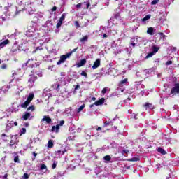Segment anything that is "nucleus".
Instances as JSON below:
<instances>
[{"label": "nucleus", "mask_w": 179, "mask_h": 179, "mask_svg": "<svg viewBox=\"0 0 179 179\" xmlns=\"http://www.w3.org/2000/svg\"><path fill=\"white\" fill-rule=\"evenodd\" d=\"M76 50H78V48L73 49L71 52L66 53V55L60 56V59L57 62V65H61V64L65 63V61H66L67 58H70L71 55H72V52H75Z\"/></svg>", "instance_id": "obj_1"}, {"label": "nucleus", "mask_w": 179, "mask_h": 179, "mask_svg": "<svg viewBox=\"0 0 179 179\" xmlns=\"http://www.w3.org/2000/svg\"><path fill=\"white\" fill-rule=\"evenodd\" d=\"M34 110H35L34 106H31L28 107L27 112H25L24 114L22 115V120L24 121H26L27 120H31V118H33V116H31L30 111L33 113Z\"/></svg>", "instance_id": "obj_2"}, {"label": "nucleus", "mask_w": 179, "mask_h": 179, "mask_svg": "<svg viewBox=\"0 0 179 179\" xmlns=\"http://www.w3.org/2000/svg\"><path fill=\"white\" fill-rule=\"evenodd\" d=\"M150 50L152 52H150L147 55V56L145 57V59H148V58H152V57L155 55L156 52L159 51V50H160V48L153 45V46H151Z\"/></svg>", "instance_id": "obj_3"}, {"label": "nucleus", "mask_w": 179, "mask_h": 179, "mask_svg": "<svg viewBox=\"0 0 179 179\" xmlns=\"http://www.w3.org/2000/svg\"><path fill=\"white\" fill-rule=\"evenodd\" d=\"M37 80V77L36 76H31V77L28 80L27 86L29 89H31L34 87V82Z\"/></svg>", "instance_id": "obj_4"}, {"label": "nucleus", "mask_w": 179, "mask_h": 179, "mask_svg": "<svg viewBox=\"0 0 179 179\" xmlns=\"http://www.w3.org/2000/svg\"><path fill=\"white\" fill-rule=\"evenodd\" d=\"M34 62H33V59H29L26 63H24V64H22V68L24 69H26V67L27 66V65H28V66H29L30 68H34V66H35V64H34V63H33Z\"/></svg>", "instance_id": "obj_5"}, {"label": "nucleus", "mask_w": 179, "mask_h": 179, "mask_svg": "<svg viewBox=\"0 0 179 179\" xmlns=\"http://www.w3.org/2000/svg\"><path fill=\"white\" fill-rule=\"evenodd\" d=\"M124 85H129V83L128 82V78H124L119 83L120 87H123Z\"/></svg>", "instance_id": "obj_6"}, {"label": "nucleus", "mask_w": 179, "mask_h": 179, "mask_svg": "<svg viewBox=\"0 0 179 179\" xmlns=\"http://www.w3.org/2000/svg\"><path fill=\"white\" fill-rule=\"evenodd\" d=\"M44 121H45L47 124H51V122H52V120L48 115L43 116V119L41 120V122H44Z\"/></svg>", "instance_id": "obj_7"}, {"label": "nucleus", "mask_w": 179, "mask_h": 179, "mask_svg": "<svg viewBox=\"0 0 179 179\" xmlns=\"http://www.w3.org/2000/svg\"><path fill=\"white\" fill-rule=\"evenodd\" d=\"M10 147L12 148V146H13V145L17 143V138H16V136H12L11 137V140L10 141Z\"/></svg>", "instance_id": "obj_8"}, {"label": "nucleus", "mask_w": 179, "mask_h": 179, "mask_svg": "<svg viewBox=\"0 0 179 179\" xmlns=\"http://www.w3.org/2000/svg\"><path fill=\"white\" fill-rule=\"evenodd\" d=\"M86 64V59H83L76 64L77 68H80V66H83V65Z\"/></svg>", "instance_id": "obj_9"}, {"label": "nucleus", "mask_w": 179, "mask_h": 179, "mask_svg": "<svg viewBox=\"0 0 179 179\" xmlns=\"http://www.w3.org/2000/svg\"><path fill=\"white\" fill-rule=\"evenodd\" d=\"M100 66V59H97L92 66V69H96V68H99Z\"/></svg>", "instance_id": "obj_10"}, {"label": "nucleus", "mask_w": 179, "mask_h": 179, "mask_svg": "<svg viewBox=\"0 0 179 179\" xmlns=\"http://www.w3.org/2000/svg\"><path fill=\"white\" fill-rule=\"evenodd\" d=\"M171 93H179V84L175 85V87L171 90Z\"/></svg>", "instance_id": "obj_11"}, {"label": "nucleus", "mask_w": 179, "mask_h": 179, "mask_svg": "<svg viewBox=\"0 0 179 179\" xmlns=\"http://www.w3.org/2000/svg\"><path fill=\"white\" fill-rule=\"evenodd\" d=\"M89 41V36L86 35L83 38H80V43H87Z\"/></svg>", "instance_id": "obj_12"}, {"label": "nucleus", "mask_w": 179, "mask_h": 179, "mask_svg": "<svg viewBox=\"0 0 179 179\" xmlns=\"http://www.w3.org/2000/svg\"><path fill=\"white\" fill-rule=\"evenodd\" d=\"M10 43V40L9 39H5V40H1L0 42V45H8Z\"/></svg>", "instance_id": "obj_13"}, {"label": "nucleus", "mask_w": 179, "mask_h": 179, "mask_svg": "<svg viewBox=\"0 0 179 179\" xmlns=\"http://www.w3.org/2000/svg\"><path fill=\"white\" fill-rule=\"evenodd\" d=\"M112 48L113 50H115V54H120V52H121V50L120 49V48H118L117 45H113L112 46Z\"/></svg>", "instance_id": "obj_14"}, {"label": "nucleus", "mask_w": 179, "mask_h": 179, "mask_svg": "<svg viewBox=\"0 0 179 179\" xmlns=\"http://www.w3.org/2000/svg\"><path fill=\"white\" fill-rule=\"evenodd\" d=\"M51 131L58 134V132L59 131V125L52 126Z\"/></svg>", "instance_id": "obj_15"}, {"label": "nucleus", "mask_w": 179, "mask_h": 179, "mask_svg": "<svg viewBox=\"0 0 179 179\" xmlns=\"http://www.w3.org/2000/svg\"><path fill=\"white\" fill-rule=\"evenodd\" d=\"M94 106H101V104H104V98H101L100 100L96 101Z\"/></svg>", "instance_id": "obj_16"}, {"label": "nucleus", "mask_w": 179, "mask_h": 179, "mask_svg": "<svg viewBox=\"0 0 179 179\" xmlns=\"http://www.w3.org/2000/svg\"><path fill=\"white\" fill-rule=\"evenodd\" d=\"M143 107H145V110H148V108L152 110V108H153V105L150 103H145Z\"/></svg>", "instance_id": "obj_17"}, {"label": "nucleus", "mask_w": 179, "mask_h": 179, "mask_svg": "<svg viewBox=\"0 0 179 179\" xmlns=\"http://www.w3.org/2000/svg\"><path fill=\"white\" fill-rule=\"evenodd\" d=\"M113 19H115L116 20H121V15H120V13H115L113 15Z\"/></svg>", "instance_id": "obj_18"}, {"label": "nucleus", "mask_w": 179, "mask_h": 179, "mask_svg": "<svg viewBox=\"0 0 179 179\" xmlns=\"http://www.w3.org/2000/svg\"><path fill=\"white\" fill-rule=\"evenodd\" d=\"M34 99V94L31 93L27 97V101H28L29 103H31V101Z\"/></svg>", "instance_id": "obj_19"}, {"label": "nucleus", "mask_w": 179, "mask_h": 179, "mask_svg": "<svg viewBox=\"0 0 179 179\" xmlns=\"http://www.w3.org/2000/svg\"><path fill=\"white\" fill-rule=\"evenodd\" d=\"M66 152V150H64L63 151L57 150L55 152V154L57 156H62V155H64Z\"/></svg>", "instance_id": "obj_20"}, {"label": "nucleus", "mask_w": 179, "mask_h": 179, "mask_svg": "<svg viewBox=\"0 0 179 179\" xmlns=\"http://www.w3.org/2000/svg\"><path fill=\"white\" fill-rule=\"evenodd\" d=\"M153 31H154L153 27H150L147 30V33H148V34H150V36H153L155 34V33H153Z\"/></svg>", "instance_id": "obj_21"}, {"label": "nucleus", "mask_w": 179, "mask_h": 179, "mask_svg": "<svg viewBox=\"0 0 179 179\" xmlns=\"http://www.w3.org/2000/svg\"><path fill=\"white\" fill-rule=\"evenodd\" d=\"M157 152H159V153H161L162 155H166L167 153L166 150H164V149L160 147L157 148Z\"/></svg>", "instance_id": "obj_22"}, {"label": "nucleus", "mask_w": 179, "mask_h": 179, "mask_svg": "<svg viewBox=\"0 0 179 179\" xmlns=\"http://www.w3.org/2000/svg\"><path fill=\"white\" fill-rule=\"evenodd\" d=\"M29 104H30V103L28 101H26L22 104H21V107L22 108H27V106H29Z\"/></svg>", "instance_id": "obj_23"}, {"label": "nucleus", "mask_w": 179, "mask_h": 179, "mask_svg": "<svg viewBox=\"0 0 179 179\" xmlns=\"http://www.w3.org/2000/svg\"><path fill=\"white\" fill-rule=\"evenodd\" d=\"M48 148H54V142H52V140H49L48 143Z\"/></svg>", "instance_id": "obj_24"}, {"label": "nucleus", "mask_w": 179, "mask_h": 179, "mask_svg": "<svg viewBox=\"0 0 179 179\" xmlns=\"http://www.w3.org/2000/svg\"><path fill=\"white\" fill-rule=\"evenodd\" d=\"M66 16V14L63 13L62 15V16L60 17V18L59 19V22H61L62 23V22H64L65 20Z\"/></svg>", "instance_id": "obj_25"}, {"label": "nucleus", "mask_w": 179, "mask_h": 179, "mask_svg": "<svg viewBox=\"0 0 179 179\" xmlns=\"http://www.w3.org/2000/svg\"><path fill=\"white\" fill-rule=\"evenodd\" d=\"M150 17H152V15H150V14H148V15H145V17L144 18L142 19V22H146V20H149V19H150Z\"/></svg>", "instance_id": "obj_26"}, {"label": "nucleus", "mask_w": 179, "mask_h": 179, "mask_svg": "<svg viewBox=\"0 0 179 179\" xmlns=\"http://www.w3.org/2000/svg\"><path fill=\"white\" fill-rule=\"evenodd\" d=\"M103 160H105V162H110V160H111V157L110 155H106L103 157Z\"/></svg>", "instance_id": "obj_27"}, {"label": "nucleus", "mask_w": 179, "mask_h": 179, "mask_svg": "<svg viewBox=\"0 0 179 179\" xmlns=\"http://www.w3.org/2000/svg\"><path fill=\"white\" fill-rule=\"evenodd\" d=\"M85 108V104L81 105L77 110L78 113H80Z\"/></svg>", "instance_id": "obj_28"}, {"label": "nucleus", "mask_w": 179, "mask_h": 179, "mask_svg": "<svg viewBox=\"0 0 179 179\" xmlns=\"http://www.w3.org/2000/svg\"><path fill=\"white\" fill-rule=\"evenodd\" d=\"M108 87H105L102 90V91H101L102 94H106V93H107V91H108Z\"/></svg>", "instance_id": "obj_29"}, {"label": "nucleus", "mask_w": 179, "mask_h": 179, "mask_svg": "<svg viewBox=\"0 0 179 179\" xmlns=\"http://www.w3.org/2000/svg\"><path fill=\"white\" fill-rule=\"evenodd\" d=\"M83 3H86V1H85L84 3H80L77 5H76V7L78 8V9H80V8H82V5H83Z\"/></svg>", "instance_id": "obj_30"}, {"label": "nucleus", "mask_w": 179, "mask_h": 179, "mask_svg": "<svg viewBox=\"0 0 179 179\" xmlns=\"http://www.w3.org/2000/svg\"><path fill=\"white\" fill-rule=\"evenodd\" d=\"M26 134V128H22V129H21V131H20V136H22V135H23V134Z\"/></svg>", "instance_id": "obj_31"}, {"label": "nucleus", "mask_w": 179, "mask_h": 179, "mask_svg": "<svg viewBox=\"0 0 179 179\" xmlns=\"http://www.w3.org/2000/svg\"><path fill=\"white\" fill-rule=\"evenodd\" d=\"M11 51L13 52H16V51H17V46H13L11 48Z\"/></svg>", "instance_id": "obj_32"}, {"label": "nucleus", "mask_w": 179, "mask_h": 179, "mask_svg": "<svg viewBox=\"0 0 179 179\" xmlns=\"http://www.w3.org/2000/svg\"><path fill=\"white\" fill-rule=\"evenodd\" d=\"M15 163H20V161L19 160V156H16L14 158Z\"/></svg>", "instance_id": "obj_33"}, {"label": "nucleus", "mask_w": 179, "mask_h": 179, "mask_svg": "<svg viewBox=\"0 0 179 179\" xmlns=\"http://www.w3.org/2000/svg\"><path fill=\"white\" fill-rule=\"evenodd\" d=\"M159 1H160V0H153L151 2V5H157V3H159Z\"/></svg>", "instance_id": "obj_34"}, {"label": "nucleus", "mask_w": 179, "mask_h": 179, "mask_svg": "<svg viewBox=\"0 0 179 179\" xmlns=\"http://www.w3.org/2000/svg\"><path fill=\"white\" fill-rule=\"evenodd\" d=\"M61 26H62V22H61L60 21L58 20V22H57V24H56V27H57V29H59V27H60Z\"/></svg>", "instance_id": "obj_35"}, {"label": "nucleus", "mask_w": 179, "mask_h": 179, "mask_svg": "<svg viewBox=\"0 0 179 179\" xmlns=\"http://www.w3.org/2000/svg\"><path fill=\"white\" fill-rule=\"evenodd\" d=\"M41 170H46L47 171V166L45 164H41Z\"/></svg>", "instance_id": "obj_36"}, {"label": "nucleus", "mask_w": 179, "mask_h": 179, "mask_svg": "<svg viewBox=\"0 0 179 179\" xmlns=\"http://www.w3.org/2000/svg\"><path fill=\"white\" fill-rule=\"evenodd\" d=\"M138 160H139V158L133 157L131 159H129V162H138Z\"/></svg>", "instance_id": "obj_37"}, {"label": "nucleus", "mask_w": 179, "mask_h": 179, "mask_svg": "<svg viewBox=\"0 0 179 179\" xmlns=\"http://www.w3.org/2000/svg\"><path fill=\"white\" fill-rule=\"evenodd\" d=\"M57 164H58V162H54L52 166V169H56L57 168Z\"/></svg>", "instance_id": "obj_38"}, {"label": "nucleus", "mask_w": 179, "mask_h": 179, "mask_svg": "<svg viewBox=\"0 0 179 179\" xmlns=\"http://www.w3.org/2000/svg\"><path fill=\"white\" fill-rule=\"evenodd\" d=\"M29 177H30V176H29V174L24 173V174L23 175V176H22V178H23V179H28V178H29Z\"/></svg>", "instance_id": "obj_39"}, {"label": "nucleus", "mask_w": 179, "mask_h": 179, "mask_svg": "<svg viewBox=\"0 0 179 179\" xmlns=\"http://www.w3.org/2000/svg\"><path fill=\"white\" fill-rule=\"evenodd\" d=\"M81 76H85V78H87V73L85 71H82L80 73Z\"/></svg>", "instance_id": "obj_40"}, {"label": "nucleus", "mask_w": 179, "mask_h": 179, "mask_svg": "<svg viewBox=\"0 0 179 179\" xmlns=\"http://www.w3.org/2000/svg\"><path fill=\"white\" fill-rule=\"evenodd\" d=\"M74 25L76 26V27H80V25L79 24V22L78 21H75L74 22Z\"/></svg>", "instance_id": "obj_41"}, {"label": "nucleus", "mask_w": 179, "mask_h": 179, "mask_svg": "<svg viewBox=\"0 0 179 179\" xmlns=\"http://www.w3.org/2000/svg\"><path fill=\"white\" fill-rule=\"evenodd\" d=\"M6 68H8V65H6V64H3L1 65V69H6Z\"/></svg>", "instance_id": "obj_42"}, {"label": "nucleus", "mask_w": 179, "mask_h": 179, "mask_svg": "<svg viewBox=\"0 0 179 179\" xmlns=\"http://www.w3.org/2000/svg\"><path fill=\"white\" fill-rule=\"evenodd\" d=\"M64 124H65V121L62 120L59 122V124L57 125H59V127H62V125H64Z\"/></svg>", "instance_id": "obj_43"}, {"label": "nucleus", "mask_w": 179, "mask_h": 179, "mask_svg": "<svg viewBox=\"0 0 179 179\" xmlns=\"http://www.w3.org/2000/svg\"><path fill=\"white\" fill-rule=\"evenodd\" d=\"M173 64V62L171 60H169L166 62V65H171Z\"/></svg>", "instance_id": "obj_44"}, {"label": "nucleus", "mask_w": 179, "mask_h": 179, "mask_svg": "<svg viewBox=\"0 0 179 179\" xmlns=\"http://www.w3.org/2000/svg\"><path fill=\"white\" fill-rule=\"evenodd\" d=\"M36 75H38V76H39V78H41V76H43V73H42L36 72Z\"/></svg>", "instance_id": "obj_45"}, {"label": "nucleus", "mask_w": 179, "mask_h": 179, "mask_svg": "<svg viewBox=\"0 0 179 179\" xmlns=\"http://www.w3.org/2000/svg\"><path fill=\"white\" fill-rule=\"evenodd\" d=\"M80 85H77L75 86L74 90H78V89H80Z\"/></svg>", "instance_id": "obj_46"}, {"label": "nucleus", "mask_w": 179, "mask_h": 179, "mask_svg": "<svg viewBox=\"0 0 179 179\" xmlns=\"http://www.w3.org/2000/svg\"><path fill=\"white\" fill-rule=\"evenodd\" d=\"M38 21V18H36V20L31 21V23H34V24H37Z\"/></svg>", "instance_id": "obj_47"}, {"label": "nucleus", "mask_w": 179, "mask_h": 179, "mask_svg": "<svg viewBox=\"0 0 179 179\" xmlns=\"http://www.w3.org/2000/svg\"><path fill=\"white\" fill-rule=\"evenodd\" d=\"M28 33H33V30L28 29V31H26V34H28Z\"/></svg>", "instance_id": "obj_48"}, {"label": "nucleus", "mask_w": 179, "mask_h": 179, "mask_svg": "<svg viewBox=\"0 0 179 179\" xmlns=\"http://www.w3.org/2000/svg\"><path fill=\"white\" fill-rule=\"evenodd\" d=\"M107 125H110V122H105L104 124H103V127H107Z\"/></svg>", "instance_id": "obj_49"}, {"label": "nucleus", "mask_w": 179, "mask_h": 179, "mask_svg": "<svg viewBox=\"0 0 179 179\" xmlns=\"http://www.w3.org/2000/svg\"><path fill=\"white\" fill-rule=\"evenodd\" d=\"M55 10H57V6H54V7L52 8V12H55Z\"/></svg>", "instance_id": "obj_50"}, {"label": "nucleus", "mask_w": 179, "mask_h": 179, "mask_svg": "<svg viewBox=\"0 0 179 179\" xmlns=\"http://www.w3.org/2000/svg\"><path fill=\"white\" fill-rule=\"evenodd\" d=\"M122 155H125V153H128V150H124L122 151Z\"/></svg>", "instance_id": "obj_51"}, {"label": "nucleus", "mask_w": 179, "mask_h": 179, "mask_svg": "<svg viewBox=\"0 0 179 179\" xmlns=\"http://www.w3.org/2000/svg\"><path fill=\"white\" fill-rule=\"evenodd\" d=\"M38 50H43V48H41V46L38 47V48L36 49V51H38Z\"/></svg>", "instance_id": "obj_52"}, {"label": "nucleus", "mask_w": 179, "mask_h": 179, "mask_svg": "<svg viewBox=\"0 0 179 179\" xmlns=\"http://www.w3.org/2000/svg\"><path fill=\"white\" fill-rule=\"evenodd\" d=\"M86 5H87V9H89V7L90 6V3H87Z\"/></svg>", "instance_id": "obj_53"}, {"label": "nucleus", "mask_w": 179, "mask_h": 179, "mask_svg": "<svg viewBox=\"0 0 179 179\" xmlns=\"http://www.w3.org/2000/svg\"><path fill=\"white\" fill-rule=\"evenodd\" d=\"M33 155L34 156V157H37V153H36V152H33Z\"/></svg>", "instance_id": "obj_54"}, {"label": "nucleus", "mask_w": 179, "mask_h": 179, "mask_svg": "<svg viewBox=\"0 0 179 179\" xmlns=\"http://www.w3.org/2000/svg\"><path fill=\"white\" fill-rule=\"evenodd\" d=\"M3 178H6V179L8 178V174L7 173L4 175Z\"/></svg>", "instance_id": "obj_55"}, {"label": "nucleus", "mask_w": 179, "mask_h": 179, "mask_svg": "<svg viewBox=\"0 0 179 179\" xmlns=\"http://www.w3.org/2000/svg\"><path fill=\"white\" fill-rule=\"evenodd\" d=\"M96 131H101V127H98V128L96 129Z\"/></svg>", "instance_id": "obj_56"}, {"label": "nucleus", "mask_w": 179, "mask_h": 179, "mask_svg": "<svg viewBox=\"0 0 179 179\" xmlns=\"http://www.w3.org/2000/svg\"><path fill=\"white\" fill-rule=\"evenodd\" d=\"M103 38H107V34H103Z\"/></svg>", "instance_id": "obj_57"}, {"label": "nucleus", "mask_w": 179, "mask_h": 179, "mask_svg": "<svg viewBox=\"0 0 179 179\" xmlns=\"http://www.w3.org/2000/svg\"><path fill=\"white\" fill-rule=\"evenodd\" d=\"M92 100L93 101H96V97H92Z\"/></svg>", "instance_id": "obj_58"}, {"label": "nucleus", "mask_w": 179, "mask_h": 179, "mask_svg": "<svg viewBox=\"0 0 179 179\" xmlns=\"http://www.w3.org/2000/svg\"><path fill=\"white\" fill-rule=\"evenodd\" d=\"M1 136H2V138H3V136H6V134H1Z\"/></svg>", "instance_id": "obj_59"}, {"label": "nucleus", "mask_w": 179, "mask_h": 179, "mask_svg": "<svg viewBox=\"0 0 179 179\" xmlns=\"http://www.w3.org/2000/svg\"><path fill=\"white\" fill-rule=\"evenodd\" d=\"M92 107H94V104L90 105V108H92Z\"/></svg>", "instance_id": "obj_60"}, {"label": "nucleus", "mask_w": 179, "mask_h": 179, "mask_svg": "<svg viewBox=\"0 0 179 179\" xmlns=\"http://www.w3.org/2000/svg\"><path fill=\"white\" fill-rule=\"evenodd\" d=\"M14 125H15V127H17V122H14Z\"/></svg>", "instance_id": "obj_61"}, {"label": "nucleus", "mask_w": 179, "mask_h": 179, "mask_svg": "<svg viewBox=\"0 0 179 179\" xmlns=\"http://www.w3.org/2000/svg\"><path fill=\"white\" fill-rule=\"evenodd\" d=\"M131 45H135V43H131Z\"/></svg>", "instance_id": "obj_62"}, {"label": "nucleus", "mask_w": 179, "mask_h": 179, "mask_svg": "<svg viewBox=\"0 0 179 179\" xmlns=\"http://www.w3.org/2000/svg\"><path fill=\"white\" fill-rule=\"evenodd\" d=\"M122 92H124V90L119 89Z\"/></svg>", "instance_id": "obj_63"}, {"label": "nucleus", "mask_w": 179, "mask_h": 179, "mask_svg": "<svg viewBox=\"0 0 179 179\" xmlns=\"http://www.w3.org/2000/svg\"><path fill=\"white\" fill-rule=\"evenodd\" d=\"M0 64H1V60H0Z\"/></svg>", "instance_id": "obj_64"}]
</instances>
